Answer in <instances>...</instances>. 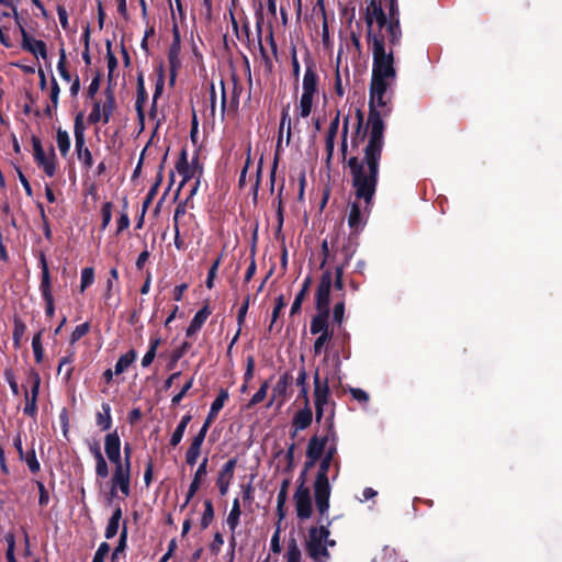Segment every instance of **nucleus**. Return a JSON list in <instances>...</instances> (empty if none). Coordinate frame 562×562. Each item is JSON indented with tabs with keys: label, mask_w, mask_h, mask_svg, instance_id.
I'll list each match as a JSON object with an SVG mask.
<instances>
[{
	"label": "nucleus",
	"mask_w": 562,
	"mask_h": 562,
	"mask_svg": "<svg viewBox=\"0 0 562 562\" xmlns=\"http://www.w3.org/2000/svg\"><path fill=\"white\" fill-rule=\"evenodd\" d=\"M372 55L373 67L369 102L370 140L364 150V159L359 161L357 158H350L348 162L356 193V201L351 204L348 216V224L353 229L360 228L364 223L375 192L379 159L383 145V123L379 109L385 108L390 101L387 90L393 85L396 75L392 53H387L383 41L375 36L372 38Z\"/></svg>",
	"instance_id": "1"
},
{
	"label": "nucleus",
	"mask_w": 562,
	"mask_h": 562,
	"mask_svg": "<svg viewBox=\"0 0 562 562\" xmlns=\"http://www.w3.org/2000/svg\"><path fill=\"white\" fill-rule=\"evenodd\" d=\"M336 451V443H331L327 450L326 456H324L321 461L319 471L314 483L316 508L322 517L327 516L329 509V497L331 490L329 485L328 471Z\"/></svg>",
	"instance_id": "2"
},
{
	"label": "nucleus",
	"mask_w": 562,
	"mask_h": 562,
	"mask_svg": "<svg viewBox=\"0 0 562 562\" xmlns=\"http://www.w3.org/2000/svg\"><path fill=\"white\" fill-rule=\"evenodd\" d=\"M336 546L330 539L328 526H312L305 537V550L315 562H327L330 558L329 549Z\"/></svg>",
	"instance_id": "3"
},
{
	"label": "nucleus",
	"mask_w": 562,
	"mask_h": 562,
	"mask_svg": "<svg viewBox=\"0 0 562 562\" xmlns=\"http://www.w3.org/2000/svg\"><path fill=\"white\" fill-rule=\"evenodd\" d=\"M74 135L77 157L87 168L92 166V155L85 143L83 114H77L74 124Z\"/></svg>",
	"instance_id": "4"
},
{
	"label": "nucleus",
	"mask_w": 562,
	"mask_h": 562,
	"mask_svg": "<svg viewBox=\"0 0 562 562\" xmlns=\"http://www.w3.org/2000/svg\"><path fill=\"white\" fill-rule=\"evenodd\" d=\"M296 515L300 519H308L313 515V502L310 488L301 484L294 494Z\"/></svg>",
	"instance_id": "5"
},
{
	"label": "nucleus",
	"mask_w": 562,
	"mask_h": 562,
	"mask_svg": "<svg viewBox=\"0 0 562 562\" xmlns=\"http://www.w3.org/2000/svg\"><path fill=\"white\" fill-rule=\"evenodd\" d=\"M177 170L182 177L180 187H184L191 180L201 179L202 176V168L196 158L188 162L183 157L182 160L178 162Z\"/></svg>",
	"instance_id": "6"
},
{
	"label": "nucleus",
	"mask_w": 562,
	"mask_h": 562,
	"mask_svg": "<svg viewBox=\"0 0 562 562\" xmlns=\"http://www.w3.org/2000/svg\"><path fill=\"white\" fill-rule=\"evenodd\" d=\"M291 384V376L288 373L282 374L272 389V394L267 403V407L274 404L280 408L286 401L288 389Z\"/></svg>",
	"instance_id": "7"
},
{
	"label": "nucleus",
	"mask_w": 562,
	"mask_h": 562,
	"mask_svg": "<svg viewBox=\"0 0 562 562\" xmlns=\"http://www.w3.org/2000/svg\"><path fill=\"white\" fill-rule=\"evenodd\" d=\"M113 109H114V98H113L112 93H108L106 99L102 104L98 101L94 102L93 109H92L91 113L89 114V121L91 123H98L100 121L108 123Z\"/></svg>",
	"instance_id": "8"
},
{
	"label": "nucleus",
	"mask_w": 562,
	"mask_h": 562,
	"mask_svg": "<svg viewBox=\"0 0 562 562\" xmlns=\"http://www.w3.org/2000/svg\"><path fill=\"white\" fill-rule=\"evenodd\" d=\"M331 289V274L325 272L316 291V307L319 312H329V296Z\"/></svg>",
	"instance_id": "9"
},
{
	"label": "nucleus",
	"mask_w": 562,
	"mask_h": 562,
	"mask_svg": "<svg viewBox=\"0 0 562 562\" xmlns=\"http://www.w3.org/2000/svg\"><path fill=\"white\" fill-rule=\"evenodd\" d=\"M31 390L25 392V406L24 413L30 416H35L37 412V396L40 392L41 378L36 372H32L29 378Z\"/></svg>",
	"instance_id": "10"
},
{
	"label": "nucleus",
	"mask_w": 562,
	"mask_h": 562,
	"mask_svg": "<svg viewBox=\"0 0 562 562\" xmlns=\"http://www.w3.org/2000/svg\"><path fill=\"white\" fill-rule=\"evenodd\" d=\"M331 443H335L334 439H329L328 436L325 437H313L311 438L306 454L311 459L312 463L318 460L323 454L326 456L328 448Z\"/></svg>",
	"instance_id": "11"
},
{
	"label": "nucleus",
	"mask_w": 562,
	"mask_h": 562,
	"mask_svg": "<svg viewBox=\"0 0 562 562\" xmlns=\"http://www.w3.org/2000/svg\"><path fill=\"white\" fill-rule=\"evenodd\" d=\"M104 449L112 463L115 465L123 463L121 460V440L116 431L110 432L105 436Z\"/></svg>",
	"instance_id": "12"
},
{
	"label": "nucleus",
	"mask_w": 562,
	"mask_h": 562,
	"mask_svg": "<svg viewBox=\"0 0 562 562\" xmlns=\"http://www.w3.org/2000/svg\"><path fill=\"white\" fill-rule=\"evenodd\" d=\"M371 7H372V14L369 16V23L372 24L373 21L375 20V22L378 23V25L380 27L386 26V30L390 32L392 42H396L400 37L398 24L397 23L386 24V19H385L383 11L381 10V8L376 7L374 3H372Z\"/></svg>",
	"instance_id": "13"
},
{
	"label": "nucleus",
	"mask_w": 562,
	"mask_h": 562,
	"mask_svg": "<svg viewBox=\"0 0 562 562\" xmlns=\"http://www.w3.org/2000/svg\"><path fill=\"white\" fill-rule=\"evenodd\" d=\"M19 27L22 34V47L32 53L36 58L45 59L47 57L45 43L30 37L21 25Z\"/></svg>",
	"instance_id": "14"
},
{
	"label": "nucleus",
	"mask_w": 562,
	"mask_h": 562,
	"mask_svg": "<svg viewBox=\"0 0 562 562\" xmlns=\"http://www.w3.org/2000/svg\"><path fill=\"white\" fill-rule=\"evenodd\" d=\"M236 467V460H228L221 469L216 484L218 486L221 495H225L228 492L232 479L234 476V470Z\"/></svg>",
	"instance_id": "15"
},
{
	"label": "nucleus",
	"mask_w": 562,
	"mask_h": 562,
	"mask_svg": "<svg viewBox=\"0 0 562 562\" xmlns=\"http://www.w3.org/2000/svg\"><path fill=\"white\" fill-rule=\"evenodd\" d=\"M130 469L131 468L125 467L123 463L115 465V472L112 479V492L117 486L125 496L130 494Z\"/></svg>",
	"instance_id": "16"
},
{
	"label": "nucleus",
	"mask_w": 562,
	"mask_h": 562,
	"mask_svg": "<svg viewBox=\"0 0 562 562\" xmlns=\"http://www.w3.org/2000/svg\"><path fill=\"white\" fill-rule=\"evenodd\" d=\"M329 398V387L327 380L321 381L318 371L314 374V402L315 406L327 405Z\"/></svg>",
	"instance_id": "17"
},
{
	"label": "nucleus",
	"mask_w": 562,
	"mask_h": 562,
	"mask_svg": "<svg viewBox=\"0 0 562 562\" xmlns=\"http://www.w3.org/2000/svg\"><path fill=\"white\" fill-rule=\"evenodd\" d=\"M205 439V429H200L199 434L193 438L187 454L186 460L187 463L190 465H193L196 463L198 458L200 457L201 447L203 445V441Z\"/></svg>",
	"instance_id": "18"
},
{
	"label": "nucleus",
	"mask_w": 562,
	"mask_h": 562,
	"mask_svg": "<svg viewBox=\"0 0 562 562\" xmlns=\"http://www.w3.org/2000/svg\"><path fill=\"white\" fill-rule=\"evenodd\" d=\"M34 157L37 164L44 169L45 173L49 177H53L55 173V161L52 157H47L40 146V144H35L34 146Z\"/></svg>",
	"instance_id": "19"
},
{
	"label": "nucleus",
	"mask_w": 562,
	"mask_h": 562,
	"mask_svg": "<svg viewBox=\"0 0 562 562\" xmlns=\"http://www.w3.org/2000/svg\"><path fill=\"white\" fill-rule=\"evenodd\" d=\"M313 420V413L310 407L308 401L306 400V405L302 409H300L293 418V425L296 430H303L307 428Z\"/></svg>",
	"instance_id": "20"
},
{
	"label": "nucleus",
	"mask_w": 562,
	"mask_h": 562,
	"mask_svg": "<svg viewBox=\"0 0 562 562\" xmlns=\"http://www.w3.org/2000/svg\"><path fill=\"white\" fill-rule=\"evenodd\" d=\"M284 131H285V145H288L290 143V138H291V120L289 116L288 109H283V111H282L281 122H280V126H279V139H278V144H277V151H279L280 148L282 147Z\"/></svg>",
	"instance_id": "21"
},
{
	"label": "nucleus",
	"mask_w": 562,
	"mask_h": 562,
	"mask_svg": "<svg viewBox=\"0 0 562 562\" xmlns=\"http://www.w3.org/2000/svg\"><path fill=\"white\" fill-rule=\"evenodd\" d=\"M206 464H207V459L205 458L202 461V463L199 465V468H198V470H196V472L194 474V479H193V481L190 484V487H189V491H188V495H187V503L191 499V497L199 490L201 479L203 476H205V474H206Z\"/></svg>",
	"instance_id": "22"
},
{
	"label": "nucleus",
	"mask_w": 562,
	"mask_h": 562,
	"mask_svg": "<svg viewBox=\"0 0 562 562\" xmlns=\"http://www.w3.org/2000/svg\"><path fill=\"white\" fill-rule=\"evenodd\" d=\"M303 93H307L308 95L315 97L316 93V87H317V77L316 74L311 69L307 68L304 77H303Z\"/></svg>",
	"instance_id": "23"
},
{
	"label": "nucleus",
	"mask_w": 562,
	"mask_h": 562,
	"mask_svg": "<svg viewBox=\"0 0 562 562\" xmlns=\"http://www.w3.org/2000/svg\"><path fill=\"white\" fill-rule=\"evenodd\" d=\"M329 312H319L317 316H315L311 323V333L312 334H325L327 330V317Z\"/></svg>",
	"instance_id": "24"
},
{
	"label": "nucleus",
	"mask_w": 562,
	"mask_h": 562,
	"mask_svg": "<svg viewBox=\"0 0 562 562\" xmlns=\"http://www.w3.org/2000/svg\"><path fill=\"white\" fill-rule=\"evenodd\" d=\"M313 102H314L313 95H308L307 93H302L300 103L297 106L299 117L306 119L311 114Z\"/></svg>",
	"instance_id": "25"
},
{
	"label": "nucleus",
	"mask_w": 562,
	"mask_h": 562,
	"mask_svg": "<svg viewBox=\"0 0 562 562\" xmlns=\"http://www.w3.org/2000/svg\"><path fill=\"white\" fill-rule=\"evenodd\" d=\"M41 265H42V283H41V290L44 297H48L52 295L50 292V278H49V271L47 267V262L45 257L43 256L41 258Z\"/></svg>",
	"instance_id": "26"
},
{
	"label": "nucleus",
	"mask_w": 562,
	"mask_h": 562,
	"mask_svg": "<svg viewBox=\"0 0 562 562\" xmlns=\"http://www.w3.org/2000/svg\"><path fill=\"white\" fill-rule=\"evenodd\" d=\"M72 359H74V351H70L68 356L64 357L58 366L57 372L59 375H63L64 380L67 382L69 381L71 373H72Z\"/></svg>",
	"instance_id": "27"
},
{
	"label": "nucleus",
	"mask_w": 562,
	"mask_h": 562,
	"mask_svg": "<svg viewBox=\"0 0 562 562\" xmlns=\"http://www.w3.org/2000/svg\"><path fill=\"white\" fill-rule=\"evenodd\" d=\"M207 315H209V313L206 310L199 311L192 318V321L187 329V335L188 336L194 335L201 328L203 323L206 321Z\"/></svg>",
	"instance_id": "28"
},
{
	"label": "nucleus",
	"mask_w": 562,
	"mask_h": 562,
	"mask_svg": "<svg viewBox=\"0 0 562 562\" xmlns=\"http://www.w3.org/2000/svg\"><path fill=\"white\" fill-rule=\"evenodd\" d=\"M240 514L241 512L239 501L235 498L232 505V509L226 518V524L232 531H234L238 526Z\"/></svg>",
	"instance_id": "29"
},
{
	"label": "nucleus",
	"mask_w": 562,
	"mask_h": 562,
	"mask_svg": "<svg viewBox=\"0 0 562 562\" xmlns=\"http://www.w3.org/2000/svg\"><path fill=\"white\" fill-rule=\"evenodd\" d=\"M136 359V352L134 350H131L126 352L125 355L121 356L117 360L115 367H114V373L121 374L123 373Z\"/></svg>",
	"instance_id": "30"
},
{
	"label": "nucleus",
	"mask_w": 562,
	"mask_h": 562,
	"mask_svg": "<svg viewBox=\"0 0 562 562\" xmlns=\"http://www.w3.org/2000/svg\"><path fill=\"white\" fill-rule=\"evenodd\" d=\"M111 408L106 403L102 404V413H98L97 415V425L101 427L102 430H108L111 428L112 419H111Z\"/></svg>",
	"instance_id": "31"
},
{
	"label": "nucleus",
	"mask_w": 562,
	"mask_h": 562,
	"mask_svg": "<svg viewBox=\"0 0 562 562\" xmlns=\"http://www.w3.org/2000/svg\"><path fill=\"white\" fill-rule=\"evenodd\" d=\"M190 419H191V416L190 415H186V416L182 417L181 422L177 426V428L173 431V434L171 436V439H170V443L173 447H176L182 440L183 434L186 431V428H187Z\"/></svg>",
	"instance_id": "32"
},
{
	"label": "nucleus",
	"mask_w": 562,
	"mask_h": 562,
	"mask_svg": "<svg viewBox=\"0 0 562 562\" xmlns=\"http://www.w3.org/2000/svg\"><path fill=\"white\" fill-rule=\"evenodd\" d=\"M56 143L63 156H66L70 149V137L66 131L58 130L56 134Z\"/></svg>",
	"instance_id": "33"
},
{
	"label": "nucleus",
	"mask_w": 562,
	"mask_h": 562,
	"mask_svg": "<svg viewBox=\"0 0 562 562\" xmlns=\"http://www.w3.org/2000/svg\"><path fill=\"white\" fill-rule=\"evenodd\" d=\"M310 284H311V279L307 278L304 281L301 291L295 296V300H294V302H293V304L291 306V314H295V313H297L300 311L301 304H302L303 300L305 299V296L307 294Z\"/></svg>",
	"instance_id": "34"
},
{
	"label": "nucleus",
	"mask_w": 562,
	"mask_h": 562,
	"mask_svg": "<svg viewBox=\"0 0 562 562\" xmlns=\"http://www.w3.org/2000/svg\"><path fill=\"white\" fill-rule=\"evenodd\" d=\"M268 389H269V382L268 381H265L259 390L252 395V397L250 398L249 403L247 404V408H251L252 406L259 404L260 402H262L266 396H267V393H268Z\"/></svg>",
	"instance_id": "35"
},
{
	"label": "nucleus",
	"mask_w": 562,
	"mask_h": 562,
	"mask_svg": "<svg viewBox=\"0 0 562 562\" xmlns=\"http://www.w3.org/2000/svg\"><path fill=\"white\" fill-rule=\"evenodd\" d=\"M137 83H138V98L136 101V110H137L139 120L143 121L144 120L143 104L146 100V92H145L144 81H143L142 77L138 78Z\"/></svg>",
	"instance_id": "36"
},
{
	"label": "nucleus",
	"mask_w": 562,
	"mask_h": 562,
	"mask_svg": "<svg viewBox=\"0 0 562 562\" xmlns=\"http://www.w3.org/2000/svg\"><path fill=\"white\" fill-rule=\"evenodd\" d=\"M25 324L20 319H15L13 329V344L15 348H19L21 346V340L25 334Z\"/></svg>",
	"instance_id": "37"
},
{
	"label": "nucleus",
	"mask_w": 562,
	"mask_h": 562,
	"mask_svg": "<svg viewBox=\"0 0 562 562\" xmlns=\"http://www.w3.org/2000/svg\"><path fill=\"white\" fill-rule=\"evenodd\" d=\"M57 71L65 81L71 80V76L66 69V54L64 48L60 49L59 60L57 64Z\"/></svg>",
	"instance_id": "38"
},
{
	"label": "nucleus",
	"mask_w": 562,
	"mask_h": 562,
	"mask_svg": "<svg viewBox=\"0 0 562 562\" xmlns=\"http://www.w3.org/2000/svg\"><path fill=\"white\" fill-rule=\"evenodd\" d=\"M94 281V271L92 268H85L81 271L80 291L83 292Z\"/></svg>",
	"instance_id": "39"
},
{
	"label": "nucleus",
	"mask_w": 562,
	"mask_h": 562,
	"mask_svg": "<svg viewBox=\"0 0 562 562\" xmlns=\"http://www.w3.org/2000/svg\"><path fill=\"white\" fill-rule=\"evenodd\" d=\"M32 348H33L35 360H36V362L40 363L43 360V356H44V350H43L42 340H41V333L36 334L33 337Z\"/></svg>",
	"instance_id": "40"
},
{
	"label": "nucleus",
	"mask_w": 562,
	"mask_h": 562,
	"mask_svg": "<svg viewBox=\"0 0 562 562\" xmlns=\"http://www.w3.org/2000/svg\"><path fill=\"white\" fill-rule=\"evenodd\" d=\"M228 398V393L225 390H222L218 396L213 401L210 411L213 414H218V412L223 408L225 401Z\"/></svg>",
	"instance_id": "41"
},
{
	"label": "nucleus",
	"mask_w": 562,
	"mask_h": 562,
	"mask_svg": "<svg viewBox=\"0 0 562 562\" xmlns=\"http://www.w3.org/2000/svg\"><path fill=\"white\" fill-rule=\"evenodd\" d=\"M221 265V257H218L211 266L207 279H206V286L207 289H212L214 286V281L217 274L218 267Z\"/></svg>",
	"instance_id": "42"
},
{
	"label": "nucleus",
	"mask_w": 562,
	"mask_h": 562,
	"mask_svg": "<svg viewBox=\"0 0 562 562\" xmlns=\"http://www.w3.org/2000/svg\"><path fill=\"white\" fill-rule=\"evenodd\" d=\"M301 551L297 547V544L293 541L289 547L286 551V560L288 562H301Z\"/></svg>",
	"instance_id": "43"
},
{
	"label": "nucleus",
	"mask_w": 562,
	"mask_h": 562,
	"mask_svg": "<svg viewBox=\"0 0 562 562\" xmlns=\"http://www.w3.org/2000/svg\"><path fill=\"white\" fill-rule=\"evenodd\" d=\"M89 331V324L83 323L81 325H78L70 335V344H75L78 341L81 337H83Z\"/></svg>",
	"instance_id": "44"
},
{
	"label": "nucleus",
	"mask_w": 562,
	"mask_h": 562,
	"mask_svg": "<svg viewBox=\"0 0 562 562\" xmlns=\"http://www.w3.org/2000/svg\"><path fill=\"white\" fill-rule=\"evenodd\" d=\"M112 204L110 202H106L102 205L101 213H102V229H105L108 225L111 222L112 213H111Z\"/></svg>",
	"instance_id": "45"
},
{
	"label": "nucleus",
	"mask_w": 562,
	"mask_h": 562,
	"mask_svg": "<svg viewBox=\"0 0 562 562\" xmlns=\"http://www.w3.org/2000/svg\"><path fill=\"white\" fill-rule=\"evenodd\" d=\"M110 551V546L106 542H102L97 552L94 553L92 562H104L105 557Z\"/></svg>",
	"instance_id": "46"
},
{
	"label": "nucleus",
	"mask_w": 562,
	"mask_h": 562,
	"mask_svg": "<svg viewBox=\"0 0 562 562\" xmlns=\"http://www.w3.org/2000/svg\"><path fill=\"white\" fill-rule=\"evenodd\" d=\"M213 507H212V504L211 502H206L205 503V510H204V514L202 516V519H201V524H202V527L203 528H206L210 522L212 521L213 519Z\"/></svg>",
	"instance_id": "47"
},
{
	"label": "nucleus",
	"mask_w": 562,
	"mask_h": 562,
	"mask_svg": "<svg viewBox=\"0 0 562 562\" xmlns=\"http://www.w3.org/2000/svg\"><path fill=\"white\" fill-rule=\"evenodd\" d=\"M23 459L25 460L26 464L29 465V469L33 473H35L40 470V463L35 457L34 451L26 453V456H24Z\"/></svg>",
	"instance_id": "48"
},
{
	"label": "nucleus",
	"mask_w": 562,
	"mask_h": 562,
	"mask_svg": "<svg viewBox=\"0 0 562 562\" xmlns=\"http://www.w3.org/2000/svg\"><path fill=\"white\" fill-rule=\"evenodd\" d=\"M59 86L55 78L52 80V89H50V101L54 109L58 106V100H59Z\"/></svg>",
	"instance_id": "49"
},
{
	"label": "nucleus",
	"mask_w": 562,
	"mask_h": 562,
	"mask_svg": "<svg viewBox=\"0 0 562 562\" xmlns=\"http://www.w3.org/2000/svg\"><path fill=\"white\" fill-rule=\"evenodd\" d=\"M286 501V482L283 483L281 490L279 491L278 497H277V506L280 512V517H283L282 514V507L284 506V503Z\"/></svg>",
	"instance_id": "50"
},
{
	"label": "nucleus",
	"mask_w": 562,
	"mask_h": 562,
	"mask_svg": "<svg viewBox=\"0 0 562 562\" xmlns=\"http://www.w3.org/2000/svg\"><path fill=\"white\" fill-rule=\"evenodd\" d=\"M95 472L97 475L101 477H106L109 475V469L104 458L97 460Z\"/></svg>",
	"instance_id": "51"
},
{
	"label": "nucleus",
	"mask_w": 562,
	"mask_h": 562,
	"mask_svg": "<svg viewBox=\"0 0 562 562\" xmlns=\"http://www.w3.org/2000/svg\"><path fill=\"white\" fill-rule=\"evenodd\" d=\"M193 380H189L182 387V390L172 397V404H178L183 398L186 393L192 387Z\"/></svg>",
	"instance_id": "52"
},
{
	"label": "nucleus",
	"mask_w": 562,
	"mask_h": 562,
	"mask_svg": "<svg viewBox=\"0 0 562 562\" xmlns=\"http://www.w3.org/2000/svg\"><path fill=\"white\" fill-rule=\"evenodd\" d=\"M339 127V115L337 114L335 119L330 122V125L327 131L326 137L335 138Z\"/></svg>",
	"instance_id": "53"
},
{
	"label": "nucleus",
	"mask_w": 562,
	"mask_h": 562,
	"mask_svg": "<svg viewBox=\"0 0 562 562\" xmlns=\"http://www.w3.org/2000/svg\"><path fill=\"white\" fill-rule=\"evenodd\" d=\"M119 526H120V524L109 520V524L105 529V538L106 539L113 538L119 531Z\"/></svg>",
	"instance_id": "54"
},
{
	"label": "nucleus",
	"mask_w": 562,
	"mask_h": 562,
	"mask_svg": "<svg viewBox=\"0 0 562 562\" xmlns=\"http://www.w3.org/2000/svg\"><path fill=\"white\" fill-rule=\"evenodd\" d=\"M254 371H255V361L252 358H248L247 360V368L244 374L245 382H249L254 378Z\"/></svg>",
	"instance_id": "55"
},
{
	"label": "nucleus",
	"mask_w": 562,
	"mask_h": 562,
	"mask_svg": "<svg viewBox=\"0 0 562 562\" xmlns=\"http://www.w3.org/2000/svg\"><path fill=\"white\" fill-rule=\"evenodd\" d=\"M344 313H345L344 303L342 302L337 303L334 307V313H333L334 319L338 323H341L342 318H344Z\"/></svg>",
	"instance_id": "56"
},
{
	"label": "nucleus",
	"mask_w": 562,
	"mask_h": 562,
	"mask_svg": "<svg viewBox=\"0 0 562 562\" xmlns=\"http://www.w3.org/2000/svg\"><path fill=\"white\" fill-rule=\"evenodd\" d=\"M350 392H351L352 397L357 401L368 402V400H369L368 393L361 389H351Z\"/></svg>",
	"instance_id": "57"
},
{
	"label": "nucleus",
	"mask_w": 562,
	"mask_h": 562,
	"mask_svg": "<svg viewBox=\"0 0 562 562\" xmlns=\"http://www.w3.org/2000/svg\"><path fill=\"white\" fill-rule=\"evenodd\" d=\"M261 56H262V64L265 67L266 75H270L272 72L273 64L272 60L267 56L263 48L261 47Z\"/></svg>",
	"instance_id": "58"
},
{
	"label": "nucleus",
	"mask_w": 562,
	"mask_h": 562,
	"mask_svg": "<svg viewBox=\"0 0 562 562\" xmlns=\"http://www.w3.org/2000/svg\"><path fill=\"white\" fill-rule=\"evenodd\" d=\"M110 276H111V278L106 281V295L108 296L110 295V292L113 288L114 281L117 280V278H119L117 270L115 268H112L110 270Z\"/></svg>",
	"instance_id": "59"
},
{
	"label": "nucleus",
	"mask_w": 562,
	"mask_h": 562,
	"mask_svg": "<svg viewBox=\"0 0 562 562\" xmlns=\"http://www.w3.org/2000/svg\"><path fill=\"white\" fill-rule=\"evenodd\" d=\"M130 225V218L126 213H122L117 223V234L126 229Z\"/></svg>",
	"instance_id": "60"
},
{
	"label": "nucleus",
	"mask_w": 562,
	"mask_h": 562,
	"mask_svg": "<svg viewBox=\"0 0 562 562\" xmlns=\"http://www.w3.org/2000/svg\"><path fill=\"white\" fill-rule=\"evenodd\" d=\"M329 338V335L328 333H325V334H322L316 340H315V344H314V350L315 352H319L324 346V344L327 341V339Z\"/></svg>",
	"instance_id": "61"
},
{
	"label": "nucleus",
	"mask_w": 562,
	"mask_h": 562,
	"mask_svg": "<svg viewBox=\"0 0 562 562\" xmlns=\"http://www.w3.org/2000/svg\"><path fill=\"white\" fill-rule=\"evenodd\" d=\"M155 357H156V352L154 350L148 349L142 359V366L148 367L153 362Z\"/></svg>",
	"instance_id": "62"
},
{
	"label": "nucleus",
	"mask_w": 562,
	"mask_h": 562,
	"mask_svg": "<svg viewBox=\"0 0 562 562\" xmlns=\"http://www.w3.org/2000/svg\"><path fill=\"white\" fill-rule=\"evenodd\" d=\"M176 548H177L176 540H171L169 543L168 551L162 555V558L160 559V562H167L172 557Z\"/></svg>",
	"instance_id": "63"
},
{
	"label": "nucleus",
	"mask_w": 562,
	"mask_h": 562,
	"mask_svg": "<svg viewBox=\"0 0 562 562\" xmlns=\"http://www.w3.org/2000/svg\"><path fill=\"white\" fill-rule=\"evenodd\" d=\"M271 548L274 552H279L280 548V530L278 529L271 538Z\"/></svg>",
	"instance_id": "64"
}]
</instances>
